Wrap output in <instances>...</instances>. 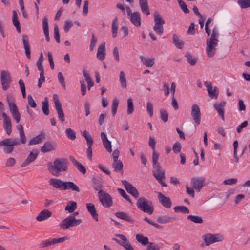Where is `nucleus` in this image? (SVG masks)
Returning a JSON list of instances; mask_svg holds the SVG:
<instances>
[{
  "label": "nucleus",
  "instance_id": "obj_44",
  "mask_svg": "<svg viewBox=\"0 0 250 250\" xmlns=\"http://www.w3.org/2000/svg\"><path fill=\"white\" fill-rule=\"evenodd\" d=\"M55 108L57 111L58 117L62 122H63L65 120L64 114L62 109V105H58L57 104V107H55Z\"/></svg>",
  "mask_w": 250,
  "mask_h": 250
},
{
  "label": "nucleus",
  "instance_id": "obj_6",
  "mask_svg": "<svg viewBox=\"0 0 250 250\" xmlns=\"http://www.w3.org/2000/svg\"><path fill=\"white\" fill-rule=\"evenodd\" d=\"M154 21L155 25L153 28V30L161 35L164 31L163 25L165 24V21L158 13L155 12L154 14Z\"/></svg>",
  "mask_w": 250,
  "mask_h": 250
},
{
  "label": "nucleus",
  "instance_id": "obj_1",
  "mask_svg": "<svg viewBox=\"0 0 250 250\" xmlns=\"http://www.w3.org/2000/svg\"><path fill=\"white\" fill-rule=\"evenodd\" d=\"M20 140L18 138H6L0 141V147H3L2 150L6 154L12 153L14 150V146H18L21 142L24 144L26 142V138L24 133V131L19 132Z\"/></svg>",
  "mask_w": 250,
  "mask_h": 250
},
{
  "label": "nucleus",
  "instance_id": "obj_52",
  "mask_svg": "<svg viewBox=\"0 0 250 250\" xmlns=\"http://www.w3.org/2000/svg\"><path fill=\"white\" fill-rule=\"evenodd\" d=\"M217 103L214 104V108L217 111L218 114L220 116L223 121L225 120L224 118V111L222 107H220Z\"/></svg>",
  "mask_w": 250,
  "mask_h": 250
},
{
  "label": "nucleus",
  "instance_id": "obj_7",
  "mask_svg": "<svg viewBox=\"0 0 250 250\" xmlns=\"http://www.w3.org/2000/svg\"><path fill=\"white\" fill-rule=\"evenodd\" d=\"M203 238L207 246H209L214 243L221 242L224 239L223 235L220 234L207 233L203 235Z\"/></svg>",
  "mask_w": 250,
  "mask_h": 250
},
{
  "label": "nucleus",
  "instance_id": "obj_32",
  "mask_svg": "<svg viewBox=\"0 0 250 250\" xmlns=\"http://www.w3.org/2000/svg\"><path fill=\"white\" fill-rule=\"evenodd\" d=\"M105 55V44L104 43L100 45L98 48L97 58L99 60H103L104 59Z\"/></svg>",
  "mask_w": 250,
  "mask_h": 250
},
{
  "label": "nucleus",
  "instance_id": "obj_48",
  "mask_svg": "<svg viewBox=\"0 0 250 250\" xmlns=\"http://www.w3.org/2000/svg\"><path fill=\"white\" fill-rule=\"evenodd\" d=\"M83 135L86 140L87 146H92L93 140L88 132L86 130H84L83 132Z\"/></svg>",
  "mask_w": 250,
  "mask_h": 250
},
{
  "label": "nucleus",
  "instance_id": "obj_29",
  "mask_svg": "<svg viewBox=\"0 0 250 250\" xmlns=\"http://www.w3.org/2000/svg\"><path fill=\"white\" fill-rule=\"evenodd\" d=\"M12 23L15 27L17 31L20 33L21 31L20 24L18 19V16L17 12L15 10L12 11Z\"/></svg>",
  "mask_w": 250,
  "mask_h": 250
},
{
  "label": "nucleus",
  "instance_id": "obj_51",
  "mask_svg": "<svg viewBox=\"0 0 250 250\" xmlns=\"http://www.w3.org/2000/svg\"><path fill=\"white\" fill-rule=\"evenodd\" d=\"M120 82L122 87L123 88H126L127 87L126 81L125 77V74L123 71L120 72Z\"/></svg>",
  "mask_w": 250,
  "mask_h": 250
},
{
  "label": "nucleus",
  "instance_id": "obj_39",
  "mask_svg": "<svg viewBox=\"0 0 250 250\" xmlns=\"http://www.w3.org/2000/svg\"><path fill=\"white\" fill-rule=\"evenodd\" d=\"M187 219L197 224H202L203 222L202 218L198 215H189L188 216Z\"/></svg>",
  "mask_w": 250,
  "mask_h": 250
},
{
  "label": "nucleus",
  "instance_id": "obj_27",
  "mask_svg": "<svg viewBox=\"0 0 250 250\" xmlns=\"http://www.w3.org/2000/svg\"><path fill=\"white\" fill-rule=\"evenodd\" d=\"M42 28L45 36V39L46 41L49 42L50 41V38L49 36L48 19L46 16L44 17L42 19Z\"/></svg>",
  "mask_w": 250,
  "mask_h": 250
},
{
  "label": "nucleus",
  "instance_id": "obj_49",
  "mask_svg": "<svg viewBox=\"0 0 250 250\" xmlns=\"http://www.w3.org/2000/svg\"><path fill=\"white\" fill-rule=\"evenodd\" d=\"M165 170H162L158 171V172H153V175L154 177L157 179V180H161V179H165Z\"/></svg>",
  "mask_w": 250,
  "mask_h": 250
},
{
  "label": "nucleus",
  "instance_id": "obj_4",
  "mask_svg": "<svg viewBox=\"0 0 250 250\" xmlns=\"http://www.w3.org/2000/svg\"><path fill=\"white\" fill-rule=\"evenodd\" d=\"M136 206L141 211L149 214L153 213L154 209L152 203L144 197H141L137 199Z\"/></svg>",
  "mask_w": 250,
  "mask_h": 250
},
{
  "label": "nucleus",
  "instance_id": "obj_56",
  "mask_svg": "<svg viewBox=\"0 0 250 250\" xmlns=\"http://www.w3.org/2000/svg\"><path fill=\"white\" fill-rule=\"evenodd\" d=\"M217 90V88L215 87L214 88V89L212 88L208 91V95L212 98L217 99L218 95V92Z\"/></svg>",
  "mask_w": 250,
  "mask_h": 250
},
{
  "label": "nucleus",
  "instance_id": "obj_37",
  "mask_svg": "<svg viewBox=\"0 0 250 250\" xmlns=\"http://www.w3.org/2000/svg\"><path fill=\"white\" fill-rule=\"evenodd\" d=\"M136 240L143 245H149V243L150 242H149L148 238L146 236H144L142 234H137L136 235Z\"/></svg>",
  "mask_w": 250,
  "mask_h": 250
},
{
  "label": "nucleus",
  "instance_id": "obj_62",
  "mask_svg": "<svg viewBox=\"0 0 250 250\" xmlns=\"http://www.w3.org/2000/svg\"><path fill=\"white\" fill-rule=\"evenodd\" d=\"M161 119L164 122H166L168 120V113L166 110H161L160 111Z\"/></svg>",
  "mask_w": 250,
  "mask_h": 250
},
{
  "label": "nucleus",
  "instance_id": "obj_38",
  "mask_svg": "<svg viewBox=\"0 0 250 250\" xmlns=\"http://www.w3.org/2000/svg\"><path fill=\"white\" fill-rule=\"evenodd\" d=\"M140 59L143 64L146 67H152L154 64L153 58H145L143 56H141Z\"/></svg>",
  "mask_w": 250,
  "mask_h": 250
},
{
  "label": "nucleus",
  "instance_id": "obj_58",
  "mask_svg": "<svg viewBox=\"0 0 250 250\" xmlns=\"http://www.w3.org/2000/svg\"><path fill=\"white\" fill-rule=\"evenodd\" d=\"M58 78L60 83L62 86L64 88H66V85L64 81V78L62 72H59L58 74Z\"/></svg>",
  "mask_w": 250,
  "mask_h": 250
},
{
  "label": "nucleus",
  "instance_id": "obj_50",
  "mask_svg": "<svg viewBox=\"0 0 250 250\" xmlns=\"http://www.w3.org/2000/svg\"><path fill=\"white\" fill-rule=\"evenodd\" d=\"M174 210L175 212L180 211L181 212L185 214L189 213V210L188 209V208L187 207L183 206H175L174 208Z\"/></svg>",
  "mask_w": 250,
  "mask_h": 250
},
{
  "label": "nucleus",
  "instance_id": "obj_12",
  "mask_svg": "<svg viewBox=\"0 0 250 250\" xmlns=\"http://www.w3.org/2000/svg\"><path fill=\"white\" fill-rule=\"evenodd\" d=\"M122 183L125 187V189L128 193L135 198L139 197V194L137 189L131 183L127 182L126 180H122Z\"/></svg>",
  "mask_w": 250,
  "mask_h": 250
},
{
  "label": "nucleus",
  "instance_id": "obj_28",
  "mask_svg": "<svg viewBox=\"0 0 250 250\" xmlns=\"http://www.w3.org/2000/svg\"><path fill=\"white\" fill-rule=\"evenodd\" d=\"M45 135L43 132H41L39 135L33 137L31 139L28 145H33L39 144L42 141L45 139Z\"/></svg>",
  "mask_w": 250,
  "mask_h": 250
},
{
  "label": "nucleus",
  "instance_id": "obj_59",
  "mask_svg": "<svg viewBox=\"0 0 250 250\" xmlns=\"http://www.w3.org/2000/svg\"><path fill=\"white\" fill-rule=\"evenodd\" d=\"M28 104L32 107L35 108L37 106V104L31 95H28L27 96Z\"/></svg>",
  "mask_w": 250,
  "mask_h": 250
},
{
  "label": "nucleus",
  "instance_id": "obj_14",
  "mask_svg": "<svg viewBox=\"0 0 250 250\" xmlns=\"http://www.w3.org/2000/svg\"><path fill=\"white\" fill-rule=\"evenodd\" d=\"M1 116L3 118V127L8 135L11 133L12 124L10 118L5 112H2Z\"/></svg>",
  "mask_w": 250,
  "mask_h": 250
},
{
  "label": "nucleus",
  "instance_id": "obj_34",
  "mask_svg": "<svg viewBox=\"0 0 250 250\" xmlns=\"http://www.w3.org/2000/svg\"><path fill=\"white\" fill-rule=\"evenodd\" d=\"M175 218H173L167 215L160 216L157 218V221L158 223L161 224H167L169 223L172 220H175Z\"/></svg>",
  "mask_w": 250,
  "mask_h": 250
},
{
  "label": "nucleus",
  "instance_id": "obj_15",
  "mask_svg": "<svg viewBox=\"0 0 250 250\" xmlns=\"http://www.w3.org/2000/svg\"><path fill=\"white\" fill-rule=\"evenodd\" d=\"M158 198L162 205L167 208H169L171 206V202L170 198L165 196L161 192L158 193Z\"/></svg>",
  "mask_w": 250,
  "mask_h": 250
},
{
  "label": "nucleus",
  "instance_id": "obj_53",
  "mask_svg": "<svg viewBox=\"0 0 250 250\" xmlns=\"http://www.w3.org/2000/svg\"><path fill=\"white\" fill-rule=\"evenodd\" d=\"M119 104V101L117 99H114L113 100L112 107H111V112L113 116H114L117 112V107Z\"/></svg>",
  "mask_w": 250,
  "mask_h": 250
},
{
  "label": "nucleus",
  "instance_id": "obj_43",
  "mask_svg": "<svg viewBox=\"0 0 250 250\" xmlns=\"http://www.w3.org/2000/svg\"><path fill=\"white\" fill-rule=\"evenodd\" d=\"M185 57L188 60V62L191 65L194 66L196 64L197 60L195 58L192 57L190 53L187 52Z\"/></svg>",
  "mask_w": 250,
  "mask_h": 250
},
{
  "label": "nucleus",
  "instance_id": "obj_17",
  "mask_svg": "<svg viewBox=\"0 0 250 250\" xmlns=\"http://www.w3.org/2000/svg\"><path fill=\"white\" fill-rule=\"evenodd\" d=\"M49 184L55 188L63 190L64 189V182L60 179L51 178L49 180Z\"/></svg>",
  "mask_w": 250,
  "mask_h": 250
},
{
  "label": "nucleus",
  "instance_id": "obj_63",
  "mask_svg": "<svg viewBox=\"0 0 250 250\" xmlns=\"http://www.w3.org/2000/svg\"><path fill=\"white\" fill-rule=\"evenodd\" d=\"M73 24L70 21H65L64 25V30L65 32H68L70 29L72 27Z\"/></svg>",
  "mask_w": 250,
  "mask_h": 250
},
{
  "label": "nucleus",
  "instance_id": "obj_30",
  "mask_svg": "<svg viewBox=\"0 0 250 250\" xmlns=\"http://www.w3.org/2000/svg\"><path fill=\"white\" fill-rule=\"evenodd\" d=\"M63 188V190L70 189L77 192H79L80 191L79 187L73 182H64Z\"/></svg>",
  "mask_w": 250,
  "mask_h": 250
},
{
  "label": "nucleus",
  "instance_id": "obj_35",
  "mask_svg": "<svg viewBox=\"0 0 250 250\" xmlns=\"http://www.w3.org/2000/svg\"><path fill=\"white\" fill-rule=\"evenodd\" d=\"M92 187L96 191L103 190L102 189L103 188L102 182L99 179L94 178L92 179Z\"/></svg>",
  "mask_w": 250,
  "mask_h": 250
},
{
  "label": "nucleus",
  "instance_id": "obj_41",
  "mask_svg": "<svg viewBox=\"0 0 250 250\" xmlns=\"http://www.w3.org/2000/svg\"><path fill=\"white\" fill-rule=\"evenodd\" d=\"M77 208V203L75 201L69 202L65 207V210L68 211L69 212H73Z\"/></svg>",
  "mask_w": 250,
  "mask_h": 250
},
{
  "label": "nucleus",
  "instance_id": "obj_16",
  "mask_svg": "<svg viewBox=\"0 0 250 250\" xmlns=\"http://www.w3.org/2000/svg\"><path fill=\"white\" fill-rule=\"evenodd\" d=\"M57 147L56 143L53 141H47L41 147V151L42 153H46L53 151Z\"/></svg>",
  "mask_w": 250,
  "mask_h": 250
},
{
  "label": "nucleus",
  "instance_id": "obj_57",
  "mask_svg": "<svg viewBox=\"0 0 250 250\" xmlns=\"http://www.w3.org/2000/svg\"><path fill=\"white\" fill-rule=\"evenodd\" d=\"M118 191L120 194L126 201L129 202L130 203H132V201L131 199L129 198V196L126 194L125 190L121 188H118Z\"/></svg>",
  "mask_w": 250,
  "mask_h": 250
},
{
  "label": "nucleus",
  "instance_id": "obj_54",
  "mask_svg": "<svg viewBox=\"0 0 250 250\" xmlns=\"http://www.w3.org/2000/svg\"><path fill=\"white\" fill-rule=\"evenodd\" d=\"M178 1V3L179 4V6L181 8V9L183 10V11L186 13L188 14L189 12V11L187 7V6L185 4V2L182 0H177Z\"/></svg>",
  "mask_w": 250,
  "mask_h": 250
},
{
  "label": "nucleus",
  "instance_id": "obj_5",
  "mask_svg": "<svg viewBox=\"0 0 250 250\" xmlns=\"http://www.w3.org/2000/svg\"><path fill=\"white\" fill-rule=\"evenodd\" d=\"M81 223V219H76L74 216L69 215L60 223L59 226L61 229L65 230L70 227L78 226Z\"/></svg>",
  "mask_w": 250,
  "mask_h": 250
},
{
  "label": "nucleus",
  "instance_id": "obj_47",
  "mask_svg": "<svg viewBox=\"0 0 250 250\" xmlns=\"http://www.w3.org/2000/svg\"><path fill=\"white\" fill-rule=\"evenodd\" d=\"M65 133L67 138L71 140H74L76 138V133L71 128H68L65 130Z\"/></svg>",
  "mask_w": 250,
  "mask_h": 250
},
{
  "label": "nucleus",
  "instance_id": "obj_36",
  "mask_svg": "<svg viewBox=\"0 0 250 250\" xmlns=\"http://www.w3.org/2000/svg\"><path fill=\"white\" fill-rule=\"evenodd\" d=\"M114 171L116 172L122 171L123 172V164L121 160H115L112 164Z\"/></svg>",
  "mask_w": 250,
  "mask_h": 250
},
{
  "label": "nucleus",
  "instance_id": "obj_61",
  "mask_svg": "<svg viewBox=\"0 0 250 250\" xmlns=\"http://www.w3.org/2000/svg\"><path fill=\"white\" fill-rule=\"evenodd\" d=\"M181 149V145L179 142H176L174 144L173 146V151L175 153H177L180 152Z\"/></svg>",
  "mask_w": 250,
  "mask_h": 250
},
{
  "label": "nucleus",
  "instance_id": "obj_24",
  "mask_svg": "<svg viewBox=\"0 0 250 250\" xmlns=\"http://www.w3.org/2000/svg\"><path fill=\"white\" fill-rule=\"evenodd\" d=\"M38 156V153L34 154L32 152H30L27 158L21 164V167H25L34 162L37 158Z\"/></svg>",
  "mask_w": 250,
  "mask_h": 250
},
{
  "label": "nucleus",
  "instance_id": "obj_10",
  "mask_svg": "<svg viewBox=\"0 0 250 250\" xmlns=\"http://www.w3.org/2000/svg\"><path fill=\"white\" fill-rule=\"evenodd\" d=\"M0 81L3 90H6L11 82V78L7 71L2 70L0 73Z\"/></svg>",
  "mask_w": 250,
  "mask_h": 250
},
{
  "label": "nucleus",
  "instance_id": "obj_3",
  "mask_svg": "<svg viewBox=\"0 0 250 250\" xmlns=\"http://www.w3.org/2000/svg\"><path fill=\"white\" fill-rule=\"evenodd\" d=\"M218 33L216 30L214 29L212 31V34L209 39H207L206 41V52L207 56L208 57H213L215 53L216 48L215 47L218 45Z\"/></svg>",
  "mask_w": 250,
  "mask_h": 250
},
{
  "label": "nucleus",
  "instance_id": "obj_64",
  "mask_svg": "<svg viewBox=\"0 0 250 250\" xmlns=\"http://www.w3.org/2000/svg\"><path fill=\"white\" fill-rule=\"evenodd\" d=\"M146 250H160V247L157 245H154L153 243H149L147 246Z\"/></svg>",
  "mask_w": 250,
  "mask_h": 250
},
{
  "label": "nucleus",
  "instance_id": "obj_18",
  "mask_svg": "<svg viewBox=\"0 0 250 250\" xmlns=\"http://www.w3.org/2000/svg\"><path fill=\"white\" fill-rule=\"evenodd\" d=\"M8 106L13 118L15 120L17 123H18L20 121L21 116L15 103Z\"/></svg>",
  "mask_w": 250,
  "mask_h": 250
},
{
  "label": "nucleus",
  "instance_id": "obj_23",
  "mask_svg": "<svg viewBox=\"0 0 250 250\" xmlns=\"http://www.w3.org/2000/svg\"><path fill=\"white\" fill-rule=\"evenodd\" d=\"M86 208L92 218L96 221H98V214L97 213L95 206L92 203H87Z\"/></svg>",
  "mask_w": 250,
  "mask_h": 250
},
{
  "label": "nucleus",
  "instance_id": "obj_21",
  "mask_svg": "<svg viewBox=\"0 0 250 250\" xmlns=\"http://www.w3.org/2000/svg\"><path fill=\"white\" fill-rule=\"evenodd\" d=\"M101 136L103 145L106 151L109 153L111 152V143L107 139L106 134L104 132H101Z\"/></svg>",
  "mask_w": 250,
  "mask_h": 250
},
{
  "label": "nucleus",
  "instance_id": "obj_45",
  "mask_svg": "<svg viewBox=\"0 0 250 250\" xmlns=\"http://www.w3.org/2000/svg\"><path fill=\"white\" fill-rule=\"evenodd\" d=\"M54 242L53 239H47L42 241L39 244L40 247L44 248L49 247L51 245H54Z\"/></svg>",
  "mask_w": 250,
  "mask_h": 250
},
{
  "label": "nucleus",
  "instance_id": "obj_25",
  "mask_svg": "<svg viewBox=\"0 0 250 250\" xmlns=\"http://www.w3.org/2000/svg\"><path fill=\"white\" fill-rule=\"evenodd\" d=\"M115 216L120 219L127 221L130 223H133L134 222V219L131 216L124 212H117L115 213Z\"/></svg>",
  "mask_w": 250,
  "mask_h": 250
},
{
  "label": "nucleus",
  "instance_id": "obj_55",
  "mask_svg": "<svg viewBox=\"0 0 250 250\" xmlns=\"http://www.w3.org/2000/svg\"><path fill=\"white\" fill-rule=\"evenodd\" d=\"M134 110L133 104L132 100L131 98L127 99V112L128 114H131L132 113Z\"/></svg>",
  "mask_w": 250,
  "mask_h": 250
},
{
  "label": "nucleus",
  "instance_id": "obj_20",
  "mask_svg": "<svg viewBox=\"0 0 250 250\" xmlns=\"http://www.w3.org/2000/svg\"><path fill=\"white\" fill-rule=\"evenodd\" d=\"M22 39L26 56L28 59H30L31 58V53L27 35L26 34L23 35Z\"/></svg>",
  "mask_w": 250,
  "mask_h": 250
},
{
  "label": "nucleus",
  "instance_id": "obj_13",
  "mask_svg": "<svg viewBox=\"0 0 250 250\" xmlns=\"http://www.w3.org/2000/svg\"><path fill=\"white\" fill-rule=\"evenodd\" d=\"M205 184V179L203 178L193 177L191 180V186L196 191H200Z\"/></svg>",
  "mask_w": 250,
  "mask_h": 250
},
{
  "label": "nucleus",
  "instance_id": "obj_2",
  "mask_svg": "<svg viewBox=\"0 0 250 250\" xmlns=\"http://www.w3.org/2000/svg\"><path fill=\"white\" fill-rule=\"evenodd\" d=\"M68 161L65 158L56 159L53 162V164L48 163V170L55 175L58 176L61 172H65L68 167Z\"/></svg>",
  "mask_w": 250,
  "mask_h": 250
},
{
  "label": "nucleus",
  "instance_id": "obj_42",
  "mask_svg": "<svg viewBox=\"0 0 250 250\" xmlns=\"http://www.w3.org/2000/svg\"><path fill=\"white\" fill-rule=\"evenodd\" d=\"M118 19L117 17H115L112 21V37L113 38H115L117 35V31H118V24H117Z\"/></svg>",
  "mask_w": 250,
  "mask_h": 250
},
{
  "label": "nucleus",
  "instance_id": "obj_22",
  "mask_svg": "<svg viewBox=\"0 0 250 250\" xmlns=\"http://www.w3.org/2000/svg\"><path fill=\"white\" fill-rule=\"evenodd\" d=\"M69 159L72 163L76 167L77 169L82 174H84L86 172L85 167L82 165L80 162L77 161L73 156H70Z\"/></svg>",
  "mask_w": 250,
  "mask_h": 250
},
{
  "label": "nucleus",
  "instance_id": "obj_31",
  "mask_svg": "<svg viewBox=\"0 0 250 250\" xmlns=\"http://www.w3.org/2000/svg\"><path fill=\"white\" fill-rule=\"evenodd\" d=\"M139 5L140 6L141 9L143 13L146 14L147 15L150 14L148 8V4L147 0H139Z\"/></svg>",
  "mask_w": 250,
  "mask_h": 250
},
{
  "label": "nucleus",
  "instance_id": "obj_46",
  "mask_svg": "<svg viewBox=\"0 0 250 250\" xmlns=\"http://www.w3.org/2000/svg\"><path fill=\"white\" fill-rule=\"evenodd\" d=\"M237 3L242 9H246L250 7V0H238Z\"/></svg>",
  "mask_w": 250,
  "mask_h": 250
},
{
  "label": "nucleus",
  "instance_id": "obj_33",
  "mask_svg": "<svg viewBox=\"0 0 250 250\" xmlns=\"http://www.w3.org/2000/svg\"><path fill=\"white\" fill-rule=\"evenodd\" d=\"M173 43L175 47L178 49H181L184 46V42L180 39L179 36L174 34L172 37Z\"/></svg>",
  "mask_w": 250,
  "mask_h": 250
},
{
  "label": "nucleus",
  "instance_id": "obj_9",
  "mask_svg": "<svg viewBox=\"0 0 250 250\" xmlns=\"http://www.w3.org/2000/svg\"><path fill=\"white\" fill-rule=\"evenodd\" d=\"M115 235L117 237L120 238L121 239V241L115 238H113L112 240L123 246L126 250H134V248L132 246L131 243L124 235L116 234Z\"/></svg>",
  "mask_w": 250,
  "mask_h": 250
},
{
  "label": "nucleus",
  "instance_id": "obj_26",
  "mask_svg": "<svg viewBox=\"0 0 250 250\" xmlns=\"http://www.w3.org/2000/svg\"><path fill=\"white\" fill-rule=\"evenodd\" d=\"M130 20L133 24L136 27H140L141 25L140 15L138 12H135L131 14Z\"/></svg>",
  "mask_w": 250,
  "mask_h": 250
},
{
  "label": "nucleus",
  "instance_id": "obj_8",
  "mask_svg": "<svg viewBox=\"0 0 250 250\" xmlns=\"http://www.w3.org/2000/svg\"><path fill=\"white\" fill-rule=\"evenodd\" d=\"M98 194L100 201L103 206L109 208L112 205V198L109 194L104 190H100Z\"/></svg>",
  "mask_w": 250,
  "mask_h": 250
},
{
  "label": "nucleus",
  "instance_id": "obj_11",
  "mask_svg": "<svg viewBox=\"0 0 250 250\" xmlns=\"http://www.w3.org/2000/svg\"><path fill=\"white\" fill-rule=\"evenodd\" d=\"M191 115L193 120L198 126L201 122V114L199 106L197 104H194L191 106Z\"/></svg>",
  "mask_w": 250,
  "mask_h": 250
},
{
  "label": "nucleus",
  "instance_id": "obj_60",
  "mask_svg": "<svg viewBox=\"0 0 250 250\" xmlns=\"http://www.w3.org/2000/svg\"><path fill=\"white\" fill-rule=\"evenodd\" d=\"M68 239L69 238L67 236L53 238L54 245L57 243H62Z\"/></svg>",
  "mask_w": 250,
  "mask_h": 250
},
{
  "label": "nucleus",
  "instance_id": "obj_40",
  "mask_svg": "<svg viewBox=\"0 0 250 250\" xmlns=\"http://www.w3.org/2000/svg\"><path fill=\"white\" fill-rule=\"evenodd\" d=\"M42 110L44 114H45V115H49V111L48 100L46 97H45L44 100L42 102Z\"/></svg>",
  "mask_w": 250,
  "mask_h": 250
},
{
  "label": "nucleus",
  "instance_id": "obj_19",
  "mask_svg": "<svg viewBox=\"0 0 250 250\" xmlns=\"http://www.w3.org/2000/svg\"><path fill=\"white\" fill-rule=\"evenodd\" d=\"M52 215V212L47 209L42 210L38 216H36V219L39 221L41 222L46 220L50 217Z\"/></svg>",
  "mask_w": 250,
  "mask_h": 250
}]
</instances>
